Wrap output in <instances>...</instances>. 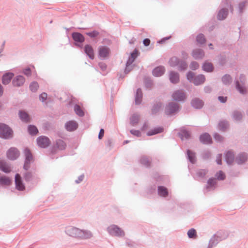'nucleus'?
Here are the masks:
<instances>
[{"mask_svg": "<svg viewBox=\"0 0 248 248\" xmlns=\"http://www.w3.org/2000/svg\"><path fill=\"white\" fill-rule=\"evenodd\" d=\"M180 106L174 102H170L165 107L164 112L168 116H172L177 114L180 110Z\"/></svg>", "mask_w": 248, "mask_h": 248, "instance_id": "20e7f679", "label": "nucleus"}, {"mask_svg": "<svg viewBox=\"0 0 248 248\" xmlns=\"http://www.w3.org/2000/svg\"><path fill=\"white\" fill-rule=\"evenodd\" d=\"M19 151L15 147H11L7 152V157L11 160H16L19 156Z\"/></svg>", "mask_w": 248, "mask_h": 248, "instance_id": "9b49d317", "label": "nucleus"}, {"mask_svg": "<svg viewBox=\"0 0 248 248\" xmlns=\"http://www.w3.org/2000/svg\"><path fill=\"white\" fill-rule=\"evenodd\" d=\"M57 148L60 150H63L66 147V144L65 142L61 139H58L56 140V144Z\"/></svg>", "mask_w": 248, "mask_h": 248, "instance_id": "79ce46f5", "label": "nucleus"}, {"mask_svg": "<svg viewBox=\"0 0 248 248\" xmlns=\"http://www.w3.org/2000/svg\"><path fill=\"white\" fill-rule=\"evenodd\" d=\"M38 146L42 148H46L51 144L49 139L45 136H40L36 139Z\"/></svg>", "mask_w": 248, "mask_h": 248, "instance_id": "6e6552de", "label": "nucleus"}, {"mask_svg": "<svg viewBox=\"0 0 248 248\" xmlns=\"http://www.w3.org/2000/svg\"><path fill=\"white\" fill-rule=\"evenodd\" d=\"M213 137L215 140L217 142H221L223 140V137L217 133H214Z\"/></svg>", "mask_w": 248, "mask_h": 248, "instance_id": "864d4df0", "label": "nucleus"}, {"mask_svg": "<svg viewBox=\"0 0 248 248\" xmlns=\"http://www.w3.org/2000/svg\"><path fill=\"white\" fill-rule=\"evenodd\" d=\"M74 110L76 114L79 117H83L85 115L84 111L78 104H75L74 105Z\"/></svg>", "mask_w": 248, "mask_h": 248, "instance_id": "58836bf2", "label": "nucleus"}, {"mask_svg": "<svg viewBox=\"0 0 248 248\" xmlns=\"http://www.w3.org/2000/svg\"><path fill=\"white\" fill-rule=\"evenodd\" d=\"M139 54V53L137 49H135L134 51L131 54V56L129 58L126 63V70L127 69L129 65H131L133 63V62L134 61L135 59L138 57Z\"/></svg>", "mask_w": 248, "mask_h": 248, "instance_id": "7c9ffc66", "label": "nucleus"}, {"mask_svg": "<svg viewBox=\"0 0 248 248\" xmlns=\"http://www.w3.org/2000/svg\"><path fill=\"white\" fill-rule=\"evenodd\" d=\"M57 149H58V148H57L56 145H54L50 149V154L55 155L57 152Z\"/></svg>", "mask_w": 248, "mask_h": 248, "instance_id": "69168bd1", "label": "nucleus"}, {"mask_svg": "<svg viewBox=\"0 0 248 248\" xmlns=\"http://www.w3.org/2000/svg\"><path fill=\"white\" fill-rule=\"evenodd\" d=\"M39 87L38 84L37 82L33 81L29 85V88L32 92H35L37 91Z\"/></svg>", "mask_w": 248, "mask_h": 248, "instance_id": "3c124183", "label": "nucleus"}, {"mask_svg": "<svg viewBox=\"0 0 248 248\" xmlns=\"http://www.w3.org/2000/svg\"><path fill=\"white\" fill-rule=\"evenodd\" d=\"M143 97V93L140 88H138L136 90L135 94V103L137 105H139L141 103Z\"/></svg>", "mask_w": 248, "mask_h": 248, "instance_id": "412c9836", "label": "nucleus"}, {"mask_svg": "<svg viewBox=\"0 0 248 248\" xmlns=\"http://www.w3.org/2000/svg\"><path fill=\"white\" fill-rule=\"evenodd\" d=\"M240 81L236 79L234 81L235 88L241 94H246L247 92V89L245 87V78H239Z\"/></svg>", "mask_w": 248, "mask_h": 248, "instance_id": "1a4fd4ad", "label": "nucleus"}, {"mask_svg": "<svg viewBox=\"0 0 248 248\" xmlns=\"http://www.w3.org/2000/svg\"><path fill=\"white\" fill-rule=\"evenodd\" d=\"M84 51L85 53L91 59H93L94 58V50L93 47L89 45H86L84 46Z\"/></svg>", "mask_w": 248, "mask_h": 248, "instance_id": "cd10ccee", "label": "nucleus"}, {"mask_svg": "<svg viewBox=\"0 0 248 248\" xmlns=\"http://www.w3.org/2000/svg\"><path fill=\"white\" fill-rule=\"evenodd\" d=\"M208 172V170L207 169H198L196 171L193 177L197 181H201L205 177Z\"/></svg>", "mask_w": 248, "mask_h": 248, "instance_id": "6ab92c4d", "label": "nucleus"}, {"mask_svg": "<svg viewBox=\"0 0 248 248\" xmlns=\"http://www.w3.org/2000/svg\"><path fill=\"white\" fill-rule=\"evenodd\" d=\"M104 129L103 128H101L100 129V131H99V134H98V139L99 140H101L103 137H104Z\"/></svg>", "mask_w": 248, "mask_h": 248, "instance_id": "338daca9", "label": "nucleus"}, {"mask_svg": "<svg viewBox=\"0 0 248 248\" xmlns=\"http://www.w3.org/2000/svg\"><path fill=\"white\" fill-rule=\"evenodd\" d=\"M216 162L217 164L221 165L222 164V155L218 154L216 159Z\"/></svg>", "mask_w": 248, "mask_h": 248, "instance_id": "680f3d73", "label": "nucleus"}, {"mask_svg": "<svg viewBox=\"0 0 248 248\" xmlns=\"http://www.w3.org/2000/svg\"><path fill=\"white\" fill-rule=\"evenodd\" d=\"M225 160L228 165L232 164L234 160L233 153L231 151L227 152L225 154Z\"/></svg>", "mask_w": 248, "mask_h": 248, "instance_id": "b1692460", "label": "nucleus"}, {"mask_svg": "<svg viewBox=\"0 0 248 248\" xmlns=\"http://www.w3.org/2000/svg\"><path fill=\"white\" fill-rule=\"evenodd\" d=\"M228 15V11L226 9H222L218 13L217 18L219 20L225 19Z\"/></svg>", "mask_w": 248, "mask_h": 248, "instance_id": "c03bdc74", "label": "nucleus"}, {"mask_svg": "<svg viewBox=\"0 0 248 248\" xmlns=\"http://www.w3.org/2000/svg\"><path fill=\"white\" fill-rule=\"evenodd\" d=\"M219 242L217 237L215 236V234L210 238L209 244L207 246V248H213L216 246L217 244Z\"/></svg>", "mask_w": 248, "mask_h": 248, "instance_id": "f704fd0d", "label": "nucleus"}, {"mask_svg": "<svg viewBox=\"0 0 248 248\" xmlns=\"http://www.w3.org/2000/svg\"><path fill=\"white\" fill-rule=\"evenodd\" d=\"M215 177L216 180L223 181L226 178V175L222 170H219L216 174Z\"/></svg>", "mask_w": 248, "mask_h": 248, "instance_id": "a18cd8bd", "label": "nucleus"}, {"mask_svg": "<svg viewBox=\"0 0 248 248\" xmlns=\"http://www.w3.org/2000/svg\"><path fill=\"white\" fill-rule=\"evenodd\" d=\"M164 130V128L162 127L158 126L156 127H155L154 128L148 131L146 135L148 136H151L153 135H155L157 134H160L162 133Z\"/></svg>", "mask_w": 248, "mask_h": 248, "instance_id": "c85d7f7f", "label": "nucleus"}, {"mask_svg": "<svg viewBox=\"0 0 248 248\" xmlns=\"http://www.w3.org/2000/svg\"><path fill=\"white\" fill-rule=\"evenodd\" d=\"M65 129L70 132L74 131L77 130L78 128V123L75 121L71 120L67 121L65 124Z\"/></svg>", "mask_w": 248, "mask_h": 248, "instance_id": "dca6fc26", "label": "nucleus"}, {"mask_svg": "<svg viewBox=\"0 0 248 248\" xmlns=\"http://www.w3.org/2000/svg\"><path fill=\"white\" fill-rule=\"evenodd\" d=\"M223 83L225 85H229L232 82V78H221Z\"/></svg>", "mask_w": 248, "mask_h": 248, "instance_id": "bf43d9fd", "label": "nucleus"}, {"mask_svg": "<svg viewBox=\"0 0 248 248\" xmlns=\"http://www.w3.org/2000/svg\"><path fill=\"white\" fill-rule=\"evenodd\" d=\"M29 134L31 136H35L39 133L37 127L33 124H29L27 127Z\"/></svg>", "mask_w": 248, "mask_h": 248, "instance_id": "473e14b6", "label": "nucleus"}, {"mask_svg": "<svg viewBox=\"0 0 248 248\" xmlns=\"http://www.w3.org/2000/svg\"><path fill=\"white\" fill-rule=\"evenodd\" d=\"M197 41L200 44L204 43L205 39L204 35L202 34L198 35L197 37Z\"/></svg>", "mask_w": 248, "mask_h": 248, "instance_id": "5fc2aeb1", "label": "nucleus"}, {"mask_svg": "<svg viewBox=\"0 0 248 248\" xmlns=\"http://www.w3.org/2000/svg\"><path fill=\"white\" fill-rule=\"evenodd\" d=\"M12 183L11 180L8 177L3 175L0 176V185L2 186H9Z\"/></svg>", "mask_w": 248, "mask_h": 248, "instance_id": "c9c22d12", "label": "nucleus"}, {"mask_svg": "<svg viewBox=\"0 0 248 248\" xmlns=\"http://www.w3.org/2000/svg\"><path fill=\"white\" fill-rule=\"evenodd\" d=\"M229 123L227 120L220 121L217 125L218 129L222 131L225 132L229 128Z\"/></svg>", "mask_w": 248, "mask_h": 248, "instance_id": "393cba45", "label": "nucleus"}, {"mask_svg": "<svg viewBox=\"0 0 248 248\" xmlns=\"http://www.w3.org/2000/svg\"><path fill=\"white\" fill-rule=\"evenodd\" d=\"M228 235L229 234L227 232L221 230L217 231L215 234V236L217 237L219 242L226 239L228 237Z\"/></svg>", "mask_w": 248, "mask_h": 248, "instance_id": "bb28decb", "label": "nucleus"}, {"mask_svg": "<svg viewBox=\"0 0 248 248\" xmlns=\"http://www.w3.org/2000/svg\"><path fill=\"white\" fill-rule=\"evenodd\" d=\"M65 232L70 236L81 239H88L93 236L91 231L87 230H81L73 226L67 227Z\"/></svg>", "mask_w": 248, "mask_h": 248, "instance_id": "f257e3e1", "label": "nucleus"}, {"mask_svg": "<svg viewBox=\"0 0 248 248\" xmlns=\"http://www.w3.org/2000/svg\"><path fill=\"white\" fill-rule=\"evenodd\" d=\"M140 161V163L146 167L148 168L150 166L151 161L147 156H141Z\"/></svg>", "mask_w": 248, "mask_h": 248, "instance_id": "a19ab883", "label": "nucleus"}, {"mask_svg": "<svg viewBox=\"0 0 248 248\" xmlns=\"http://www.w3.org/2000/svg\"><path fill=\"white\" fill-rule=\"evenodd\" d=\"M248 159V155L245 152L240 153L236 156L235 159L236 163L238 165L245 163Z\"/></svg>", "mask_w": 248, "mask_h": 248, "instance_id": "f3484780", "label": "nucleus"}, {"mask_svg": "<svg viewBox=\"0 0 248 248\" xmlns=\"http://www.w3.org/2000/svg\"><path fill=\"white\" fill-rule=\"evenodd\" d=\"M15 182L16 189L19 191H23L25 189V185L22 180V178L19 174L16 173L15 175Z\"/></svg>", "mask_w": 248, "mask_h": 248, "instance_id": "f8f14e48", "label": "nucleus"}, {"mask_svg": "<svg viewBox=\"0 0 248 248\" xmlns=\"http://www.w3.org/2000/svg\"><path fill=\"white\" fill-rule=\"evenodd\" d=\"M187 234L189 238L195 239L197 236L196 231L193 228L189 229L187 232Z\"/></svg>", "mask_w": 248, "mask_h": 248, "instance_id": "de8ad7c7", "label": "nucleus"}, {"mask_svg": "<svg viewBox=\"0 0 248 248\" xmlns=\"http://www.w3.org/2000/svg\"><path fill=\"white\" fill-rule=\"evenodd\" d=\"M211 156V153L210 151L207 150L204 151L202 154V157L204 159H208L210 158Z\"/></svg>", "mask_w": 248, "mask_h": 248, "instance_id": "603ef678", "label": "nucleus"}, {"mask_svg": "<svg viewBox=\"0 0 248 248\" xmlns=\"http://www.w3.org/2000/svg\"><path fill=\"white\" fill-rule=\"evenodd\" d=\"M190 83L195 86L202 84L205 81V78H186Z\"/></svg>", "mask_w": 248, "mask_h": 248, "instance_id": "e433bc0d", "label": "nucleus"}, {"mask_svg": "<svg viewBox=\"0 0 248 248\" xmlns=\"http://www.w3.org/2000/svg\"><path fill=\"white\" fill-rule=\"evenodd\" d=\"M73 39L76 41L82 43L84 41V36L80 33L78 32H74L72 34Z\"/></svg>", "mask_w": 248, "mask_h": 248, "instance_id": "ea45409f", "label": "nucleus"}, {"mask_svg": "<svg viewBox=\"0 0 248 248\" xmlns=\"http://www.w3.org/2000/svg\"><path fill=\"white\" fill-rule=\"evenodd\" d=\"M107 230L109 235L112 236L121 237L125 235L124 232L117 225H110L107 228Z\"/></svg>", "mask_w": 248, "mask_h": 248, "instance_id": "39448f33", "label": "nucleus"}, {"mask_svg": "<svg viewBox=\"0 0 248 248\" xmlns=\"http://www.w3.org/2000/svg\"><path fill=\"white\" fill-rule=\"evenodd\" d=\"M47 98V94L46 93H42L39 95V99L42 102H44Z\"/></svg>", "mask_w": 248, "mask_h": 248, "instance_id": "4d7b16f0", "label": "nucleus"}, {"mask_svg": "<svg viewBox=\"0 0 248 248\" xmlns=\"http://www.w3.org/2000/svg\"><path fill=\"white\" fill-rule=\"evenodd\" d=\"M158 195L161 197L166 198L169 196L168 188L165 186H160L157 187Z\"/></svg>", "mask_w": 248, "mask_h": 248, "instance_id": "4be33fe9", "label": "nucleus"}, {"mask_svg": "<svg viewBox=\"0 0 248 248\" xmlns=\"http://www.w3.org/2000/svg\"><path fill=\"white\" fill-rule=\"evenodd\" d=\"M98 56L102 59L108 58L110 54V49L106 46H100L98 48Z\"/></svg>", "mask_w": 248, "mask_h": 248, "instance_id": "4468645a", "label": "nucleus"}, {"mask_svg": "<svg viewBox=\"0 0 248 248\" xmlns=\"http://www.w3.org/2000/svg\"><path fill=\"white\" fill-rule=\"evenodd\" d=\"M202 68L206 72H211L213 69V66L211 63L206 62L203 64Z\"/></svg>", "mask_w": 248, "mask_h": 248, "instance_id": "09e8293b", "label": "nucleus"}, {"mask_svg": "<svg viewBox=\"0 0 248 248\" xmlns=\"http://www.w3.org/2000/svg\"><path fill=\"white\" fill-rule=\"evenodd\" d=\"M200 142L203 144H210L212 143V139L208 133L202 134L199 137Z\"/></svg>", "mask_w": 248, "mask_h": 248, "instance_id": "2eb2a0df", "label": "nucleus"}, {"mask_svg": "<svg viewBox=\"0 0 248 248\" xmlns=\"http://www.w3.org/2000/svg\"><path fill=\"white\" fill-rule=\"evenodd\" d=\"M24 154L25 156V160L23 165V169L24 170H27L28 169L31 168V164L33 161V157L31 150L28 147L24 149Z\"/></svg>", "mask_w": 248, "mask_h": 248, "instance_id": "423d86ee", "label": "nucleus"}, {"mask_svg": "<svg viewBox=\"0 0 248 248\" xmlns=\"http://www.w3.org/2000/svg\"><path fill=\"white\" fill-rule=\"evenodd\" d=\"M12 83L14 86L20 87L25 82V78H13Z\"/></svg>", "mask_w": 248, "mask_h": 248, "instance_id": "37998d69", "label": "nucleus"}, {"mask_svg": "<svg viewBox=\"0 0 248 248\" xmlns=\"http://www.w3.org/2000/svg\"><path fill=\"white\" fill-rule=\"evenodd\" d=\"M164 72V68L162 66H158L155 68L153 71V75L155 77H161Z\"/></svg>", "mask_w": 248, "mask_h": 248, "instance_id": "4c0bfd02", "label": "nucleus"}, {"mask_svg": "<svg viewBox=\"0 0 248 248\" xmlns=\"http://www.w3.org/2000/svg\"><path fill=\"white\" fill-rule=\"evenodd\" d=\"M22 174L23 178L27 185L30 188L35 186L39 182V178L35 173L33 169H28L27 170H24Z\"/></svg>", "mask_w": 248, "mask_h": 248, "instance_id": "f03ea898", "label": "nucleus"}, {"mask_svg": "<svg viewBox=\"0 0 248 248\" xmlns=\"http://www.w3.org/2000/svg\"><path fill=\"white\" fill-rule=\"evenodd\" d=\"M14 137V131L8 125L0 123V138L4 140H10Z\"/></svg>", "mask_w": 248, "mask_h": 248, "instance_id": "7ed1b4c3", "label": "nucleus"}, {"mask_svg": "<svg viewBox=\"0 0 248 248\" xmlns=\"http://www.w3.org/2000/svg\"><path fill=\"white\" fill-rule=\"evenodd\" d=\"M217 185V182L216 181V179L214 177L210 178L207 182V184L203 188V192L204 194L207 193V192L214 190L216 188Z\"/></svg>", "mask_w": 248, "mask_h": 248, "instance_id": "9d476101", "label": "nucleus"}, {"mask_svg": "<svg viewBox=\"0 0 248 248\" xmlns=\"http://www.w3.org/2000/svg\"><path fill=\"white\" fill-rule=\"evenodd\" d=\"M204 55L202 50L198 49L193 52V56L195 59L202 58Z\"/></svg>", "mask_w": 248, "mask_h": 248, "instance_id": "8fccbe9b", "label": "nucleus"}, {"mask_svg": "<svg viewBox=\"0 0 248 248\" xmlns=\"http://www.w3.org/2000/svg\"><path fill=\"white\" fill-rule=\"evenodd\" d=\"M140 115L134 113L130 118V124L132 126H135L140 122Z\"/></svg>", "mask_w": 248, "mask_h": 248, "instance_id": "2f4dec72", "label": "nucleus"}, {"mask_svg": "<svg viewBox=\"0 0 248 248\" xmlns=\"http://www.w3.org/2000/svg\"><path fill=\"white\" fill-rule=\"evenodd\" d=\"M149 128V124L148 122H145L141 127V130L142 131L146 130Z\"/></svg>", "mask_w": 248, "mask_h": 248, "instance_id": "0e129e2a", "label": "nucleus"}, {"mask_svg": "<svg viewBox=\"0 0 248 248\" xmlns=\"http://www.w3.org/2000/svg\"><path fill=\"white\" fill-rule=\"evenodd\" d=\"M130 132L133 135H134L137 137H140L141 135V132L139 130L131 129Z\"/></svg>", "mask_w": 248, "mask_h": 248, "instance_id": "6e6d98bb", "label": "nucleus"}, {"mask_svg": "<svg viewBox=\"0 0 248 248\" xmlns=\"http://www.w3.org/2000/svg\"><path fill=\"white\" fill-rule=\"evenodd\" d=\"M191 105L194 108L200 109L203 107L204 102L200 98L196 97L192 99Z\"/></svg>", "mask_w": 248, "mask_h": 248, "instance_id": "aec40b11", "label": "nucleus"}, {"mask_svg": "<svg viewBox=\"0 0 248 248\" xmlns=\"http://www.w3.org/2000/svg\"><path fill=\"white\" fill-rule=\"evenodd\" d=\"M14 76V73L12 72H7L3 75L2 78H13Z\"/></svg>", "mask_w": 248, "mask_h": 248, "instance_id": "774afa93", "label": "nucleus"}, {"mask_svg": "<svg viewBox=\"0 0 248 248\" xmlns=\"http://www.w3.org/2000/svg\"><path fill=\"white\" fill-rule=\"evenodd\" d=\"M18 116L20 120L24 123H29L31 122V118L28 113L23 110H19Z\"/></svg>", "mask_w": 248, "mask_h": 248, "instance_id": "a211bd4d", "label": "nucleus"}, {"mask_svg": "<svg viewBox=\"0 0 248 248\" xmlns=\"http://www.w3.org/2000/svg\"><path fill=\"white\" fill-rule=\"evenodd\" d=\"M232 118L234 121L240 122L242 120L243 114L240 111L234 110L232 113Z\"/></svg>", "mask_w": 248, "mask_h": 248, "instance_id": "72a5a7b5", "label": "nucleus"}, {"mask_svg": "<svg viewBox=\"0 0 248 248\" xmlns=\"http://www.w3.org/2000/svg\"><path fill=\"white\" fill-rule=\"evenodd\" d=\"M163 107V104L161 102H158L154 104L151 108L152 115H156L157 114Z\"/></svg>", "mask_w": 248, "mask_h": 248, "instance_id": "a878e982", "label": "nucleus"}, {"mask_svg": "<svg viewBox=\"0 0 248 248\" xmlns=\"http://www.w3.org/2000/svg\"><path fill=\"white\" fill-rule=\"evenodd\" d=\"M106 146L110 150L113 147V141L111 139H108L106 142Z\"/></svg>", "mask_w": 248, "mask_h": 248, "instance_id": "13d9d810", "label": "nucleus"}, {"mask_svg": "<svg viewBox=\"0 0 248 248\" xmlns=\"http://www.w3.org/2000/svg\"><path fill=\"white\" fill-rule=\"evenodd\" d=\"M0 170L6 173H8L11 171L10 167L7 163L2 160L0 161Z\"/></svg>", "mask_w": 248, "mask_h": 248, "instance_id": "c756f323", "label": "nucleus"}, {"mask_svg": "<svg viewBox=\"0 0 248 248\" xmlns=\"http://www.w3.org/2000/svg\"><path fill=\"white\" fill-rule=\"evenodd\" d=\"M178 136L182 140H188L191 138V134L185 127H182L180 129L179 132L178 133Z\"/></svg>", "mask_w": 248, "mask_h": 248, "instance_id": "ddd939ff", "label": "nucleus"}, {"mask_svg": "<svg viewBox=\"0 0 248 248\" xmlns=\"http://www.w3.org/2000/svg\"><path fill=\"white\" fill-rule=\"evenodd\" d=\"M84 178V175L83 174L79 175L78 177V179L75 180V183L76 184H79L83 180Z\"/></svg>", "mask_w": 248, "mask_h": 248, "instance_id": "e2e57ef3", "label": "nucleus"}, {"mask_svg": "<svg viewBox=\"0 0 248 248\" xmlns=\"http://www.w3.org/2000/svg\"><path fill=\"white\" fill-rule=\"evenodd\" d=\"M144 84L147 89H151L153 85V81L152 78H144Z\"/></svg>", "mask_w": 248, "mask_h": 248, "instance_id": "49530a36", "label": "nucleus"}, {"mask_svg": "<svg viewBox=\"0 0 248 248\" xmlns=\"http://www.w3.org/2000/svg\"><path fill=\"white\" fill-rule=\"evenodd\" d=\"M186 158L192 164H195L196 162V154L190 149L186 150Z\"/></svg>", "mask_w": 248, "mask_h": 248, "instance_id": "5701e85b", "label": "nucleus"}, {"mask_svg": "<svg viewBox=\"0 0 248 248\" xmlns=\"http://www.w3.org/2000/svg\"><path fill=\"white\" fill-rule=\"evenodd\" d=\"M172 100L175 102H183L186 99L185 93L181 90L175 91L171 95Z\"/></svg>", "mask_w": 248, "mask_h": 248, "instance_id": "0eeeda50", "label": "nucleus"}, {"mask_svg": "<svg viewBox=\"0 0 248 248\" xmlns=\"http://www.w3.org/2000/svg\"><path fill=\"white\" fill-rule=\"evenodd\" d=\"M218 100L222 103H225L227 102V97L224 96H219Z\"/></svg>", "mask_w": 248, "mask_h": 248, "instance_id": "052dcab7", "label": "nucleus"}]
</instances>
